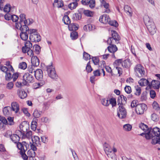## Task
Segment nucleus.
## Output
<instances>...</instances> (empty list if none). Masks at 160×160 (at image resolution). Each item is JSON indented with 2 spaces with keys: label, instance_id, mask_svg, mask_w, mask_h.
Returning a JSON list of instances; mask_svg holds the SVG:
<instances>
[{
  "label": "nucleus",
  "instance_id": "nucleus-10",
  "mask_svg": "<svg viewBox=\"0 0 160 160\" xmlns=\"http://www.w3.org/2000/svg\"><path fill=\"white\" fill-rule=\"evenodd\" d=\"M138 126L144 132H146L145 136L147 134H148L150 136H151L153 134L152 131L154 129V128H149L148 125L142 123H139L138 124Z\"/></svg>",
  "mask_w": 160,
  "mask_h": 160
},
{
  "label": "nucleus",
  "instance_id": "nucleus-61",
  "mask_svg": "<svg viewBox=\"0 0 160 160\" xmlns=\"http://www.w3.org/2000/svg\"><path fill=\"white\" fill-rule=\"evenodd\" d=\"M124 90L128 94L132 92L131 87L128 86H126L124 88Z\"/></svg>",
  "mask_w": 160,
  "mask_h": 160
},
{
  "label": "nucleus",
  "instance_id": "nucleus-40",
  "mask_svg": "<svg viewBox=\"0 0 160 160\" xmlns=\"http://www.w3.org/2000/svg\"><path fill=\"white\" fill-rule=\"evenodd\" d=\"M27 155L30 157H34L36 155L35 151L32 150H29L27 152Z\"/></svg>",
  "mask_w": 160,
  "mask_h": 160
},
{
  "label": "nucleus",
  "instance_id": "nucleus-46",
  "mask_svg": "<svg viewBox=\"0 0 160 160\" xmlns=\"http://www.w3.org/2000/svg\"><path fill=\"white\" fill-rule=\"evenodd\" d=\"M71 37L72 40L76 39L78 37V34L76 31L73 32L71 33Z\"/></svg>",
  "mask_w": 160,
  "mask_h": 160
},
{
  "label": "nucleus",
  "instance_id": "nucleus-22",
  "mask_svg": "<svg viewBox=\"0 0 160 160\" xmlns=\"http://www.w3.org/2000/svg\"><path fill=\"white\" fill-rule=\"evenodd\" d=\"M20 138L19 136H18L17 134H12L10 136L11 139L14 143H17V145L18 143H20L19 142Z\"/></svg>",
  "mask_w": 160,
  "mask_h": 160
},
{
  "label": "nucleus",
  "instance_id": "nucleus-8",
  "mask_svg": "<svg viewBox=\"0 0 160 160\" xmlns=\"http://www.w3.org/2000/svg\"><path fill=\"white\" fill-rule=\"evenodd\" d=\"M46 67L49 76L52 79H57L58 76L56 73L55 67L52 65V63L50 65L47 66Z\"/></svg>",
  "mask_w": 160,
  "mask_h": 160
},
{
  "label": "nucleus",
  "instance_id": "nucleus-33",
  "mask_svg": "<svg viewBox=\"0 0 160 160\" xmlns=\"http://www.w3.org/2000/svg\"><path fill=\"white\" fill-rule=\"evenodd\" d=\"M101 5L102 6H103L106 9V10L104 12L106 13H109L110 12V11L109 8V4L108 3L106 2L105 1H104L103 2H101Z\"/></svg>",
  "mask_w": 160,
  "mask_h": 160
},
{
  "label": "nucleus",
  "instance_id": "nucleus-3",
  "mask_svg": "<svg viewBox=\"0 0 160 160\" xmlns=\"http://www.w3.org/2000/svg\"><path fill=\"white\" fill-rule=\"evenodd\" d=\"M29 147L28 144L25 141H23L22 143H19L17 144V147L20 150V153L24 160H28V156L26 154L25 152L28 150Z\"/></svg>",
  "mask_w": 160,
  "mask_h": 160
},
{
  "label": "nucleus",
  "instance_id": "nucleus-57",
  "mask_svg": "<svg viewBox=\"0 0 160 160\" xmlns=\"http://www.w3.org/2000/svg\"><path fill=\"white\" fill-rule=\"evenodd\" d=\"M108 22L110 25L116 27H118V23L115 20L111 21L109 20Z\"/></svg>",
  "mask_w": 160,
  "mask_h": 160
},
{
  "label": "nucleus",
  "instance_id": "nucleus-35",
  "mask_svg": "<svg viewBox=\"0 0 160 160\" xmlns=\"http://www.w3.org/2000/svg\"><path fill=\"white\" fill-rule=\"evenodd\" d=\"M22 50L23 52L24 53H26L27 52L28 55L30 57H31L33 55V52L31 49H29V50H25L24 48H22Z\"/></svg>",
  "mask_w": 160,
  "mask_h": 160
},
{
  "label": "nucleus",
  "instance_id": "nucleus-7",
  "mask_svg": "<svg viewBox=\"0 0 160 160\" xmlns=\"http://www.w3.org/2000/svg\"><path fill=\"white\" fill-rule=\"evenodd\" d=\"M112 37H110L107 40V42L108 44L118 43L120 40V37L116 32L114 31H111Z\"/></svg>",
  "mask_w": 160,
  "mask_h": 160
},
{
  "label": "nucleus",
  "instance_id": "nucleus-53",
  "mask_svg": "<svg viewBox=\"0 0 160 160\" xmlns=\"http://www.w3.org/2000/svg\"><path fill=\"white\" fill-rule=\"evenodd\" d=\"M89 7L91 8H94L95 5V0H90L89 1L88 4Z\"/></svg>",
  "mask_w": 160,
  "mask_h": 160
},
{
  "label": "nucleus",
  "instance_id": "nucleus-38",
  "mask_svg": "<svg viewBox=\"0 0 160 160\" xmlns=\"http://www.w3.org/2000/svg\"><path fill=\"white\" fill-rule=\"evenodd\" d=\"M68 28L70 31H76L78 29V28L74 23H71L68 25Z\"/></svg>",
  "mask_w": 160,
  "mask_h": 160
},
{
  "label": "nucleus",
  "instance_id": "nucleus-24",
  "mask_svg": "<svg viewBox=\"0 0 160 160\" xmlns=\"http://www.w3.org/2000/svg\"><path fill=\"white\" fill-rule=\"evenodd\" d=\"M138 83L141 86H148L149 87L150 86V82L148 80L146 79L142 78L139 81Z\"/></svg>",
  "mask_w": 160,
  "mask_h": 160
},
{
  "label": "nucleus",
  "instance_id": "nucleus-25",
  "mask_svg": "<svg viewBox=\"0 0 160 160\" xmlns=\"http://www.w3.org/2000/svg\"><path fill=\"white\" fill-rule=\"evenodd\" d=\"M33 143L35 144L37 146H39L41 145V142L39 138L36 136H35L32 138Z\"/></svg>",
  "mask_w": 160,
  "mask_h": 160
},
{
  "label": "nucleus",
  "instance_id": "nucleus-34",
  "mask_svg": "<svg viewBox=\"0 0 160 160\" xmlns=\"http://www.w3.org/2000/svg\"><path fill=\"white\" fill-rule=\"evenodd\" d=\"M94 27L92 24H89L85 25L83 27V29L85 31H91L94 29Z\"/></svg>",
  "mask_w": 160,
  "mask_h": 160
},
{
  "label": "nucleus",
  "instance_id": "nucleus-47",
  "mask_svg": "<svg viewBox=\"0 0 160 160\" xmlns=\"http://www.w3.org/2000/svg\"><path fill=\"white\" fill-rule=\"evenodd\" d=\"M152 107L156 111H158L160 109L159 105L156 101H154L152 103Z\"/></svg>",
  "mask_w": 160,
  "mask_h": 160
},
{
  "label": "nucleus",
  "instance_id": "nucleus-26",
  "mask_svg": "<svg viewBox=\"0 0 160 160\" xmlns=\"http://www.w3.org/2000/svg\"><path fill=\"white\" fill-rule=\"evenodd\" d=\"M17 94L21 99L25 98L27 96V94L25 91L19 89L17 90Z\"/></svg>",
  "mask_w": 160,
  "mask_h": 160
},
{
  "label": "nucleus",
  "instance_id": "nucleus-32",
  "mask_svg": "<svg viewBox=\"0 0 160 160\" xmlns=\"http://www.w3.org/2000/svg\"><path fill=\"white\" fill-rule=\"evenodd\" d=\"M32 43L29 41H27L25 42V47H23L22 48H24L25 49H31L32 47Z\"/></svg>",
  "mask_w": 160,
  "mask_h": 160
},
{
  "label": "nucleus",
  "instance_id": "nucleus-62",
  "mask_svg": "<svg viewBox=\"0 0 160 160\" xmlns=\"http://www.w3.org/2000/svg\"><path fill=\"white\" fill-rule=\"evenodd\" d=\"M0 121L4 124H7L8 121L6 118L4 117L0 116Z\"/></svg>",
  "mask_w": 160,
  "mask_h": 160
},
{
  "label": "nucleus",
  "instance_id": "nucleus-23",
  "mask_svg": "<svg viewBox=\"0 0 160 160\" xmlns=\"http://www.w3.org/2000/svg\"><path fill=\"white\" fill-rule=\"evenodd\" d=\"M31 61L32 65L34 67H37L39 65V60L36 56H34L32 57Z\"/></svg>",
  "mask_w": 160,
  "mask_h": 160
},
{
  "label": "nucleus",
  "instance_id": "nucleus-4",
  "mask_svg": "<svg viewBox=\"0 0 160 160\" xmlns=\"http://www.w3.org/2000/svg\"><path fill=\"white\" fill-rule=\"evenodd\" d=\"M0 69L2 71L6 73L5 80L7 81L11 80L13 78V76L10 72H13L14 71L12 67V66L9 65L8 68L5 66H2L1 67Z\"/></svg>",
  "mask_w": 160,
  "mask_h": 160
},
{
  "label": "nucleus",
  "instance_id": "nucleus-50",
  "mask_svg": "<svg viewBox=\"0 0 160 160\" xmlns=\"http://www.w3.org/2000/svg\"><path fill=\"white\" fill-rule=\"evenodd\" d=\"M109 101V100H108V99L104 98L102 99L101 101V103L103 105L107 107L110 104V103H109V102H108Z\"/></svg>",
  "mask_w": 160,
  "mask_h": 160
},
{
  "label": "nucleus",
  "instance_id": "nucleus-31",
  "mask_svg": "<svg viewBox=\"0 0 160 160\" xmlns=\"http://www.w3.org/2000/svg\"><path fill=\"white\" fill-rule=\"evenodd\" d=\"M131 65V63L129 59H127L123 61L122 63V66L125 68H129Z\"/></svg>",
  "mask_w": 160,
  "mask_h": 160
},
{
  "label": "nucleus",
  "instance_id": "nucleus-64",
  "mask_svg": "<svg viewBox=\"0 0 160 160\" xmlns=\"http://www.w3.org/2000/svg\"><path fill=\"white\" fill-rule=\"evenodd\" d=\"M11 19L13 22H16L18 19V16L12 15Z\"/></svg>",
  "mask_w": 160,
  "mask_h": 160
},
{
  "label": "nucleus",
  "instance_id": "nucleus-27",
  "mask_svg": "<svg viewBox=\"0 0 160 160\" xmlns=\"http://www.w3.org/2000/svg\"><path fill=\"white\" fill-rule=\"evenodd\" d=\"M124 9L125 12L130 17H131L132 15V11L131 8L127 5H125L124 7Z\"/></svg>",
  "mask_w": 160,
  "mask_h": 160
},
{
  "label": "nucleus",
  "instance_id": "nucleus-18",
  "mask_svg": "<svg viewBox=\"0 0 160 160\" xmlns=\"http://www.w3.org/2000/svg\"><path fill=\"white\" fill-rule=\"evenodd\" d=\"M21 131L26 132L29 129V125L28 123L26 121L22 122L19 126Z\"/></svg>",
  "mask_w": 160,
  "mask_h": 160
},
{
  "label": "nucleus",
  "instance_id": "nucleus-21",
  "mask_svg": "<svg viewBox=\"0 0 160 160\" xmlns=\"http://www.w3.org/2000/svg\"><path fill=\"white\" fill-rule=\"evenodd\" d=\"M109 19H110L108 15L103 14L100 17L99 20L101 22L106 24L108 22Z\"/></svg>",
  "mask_w": 160,
  "mask_h": 160
},
{
  "label": "nucleus",
  "instance_id": "nucleus-59",
  "mask_svg": "<svg viewBox=\"0 0 160 160\" xmlns=\"http://www.w3.org/2000/svg\"><path fill=\"white\" fill-rule=\"evenodd\" d=\"M83 58L85 60H87L91 58L90 55L88 53L84 52L83 53Z\"/></svg>",
  "mask_w": 160,
  "mask_h": 160
},
{
  "label": "nucleus",
  "instance_id": "nucleus-2",
  "mask_svg": "<svg viewBox=\"0 0 160 160\" xmlns=\"http://www.w3.org/2000/svg\"><path fill=\"white\" fill-rule=\"evenodd\" d=\"M143 20L150 34L153 35L156 32L157 28L152 20L148 15H145L143 17Z\"/></svg>",
  "mask_w": 160,
  "mask_h": 160
},
{
  "label": "nucleus",
  "instance_id": "nucleus-41",
  "mask_svg": "<svg viewBox=\"0 0 160 160\" xmlns=\"http://www.w3.org/2000/svg\"><path fill=\"white\" fill-rule=\"evenodd\" d=\"M41 113V111L35 110L33 113V116L35 118H38L40 116Z\"/></svg>",
  "mask_w": 160,
  "mask_h": 160
},
{
  "label": "nucleus",
  "instance_id": "nucleus-44",
  "mask_svg": "<svg viewBox=\"0 0 160 160\" xmlns=\"http://www.w3.org/2000/svg\"><path fill=\"white\" fill-rule=\"evenodd\" d=\"M109 103L112 105V107L115 106L117 104L116 99L113 98H111L109 100Z\"/></svg>",
  "mask_w": 160,
  "mask_h": 160
},
{
  "label": "nucleus",
  "instance_id": "nucleus-54",
  "mask_svg": "<svg viewBox=\"0 0 160 160\" xmlns=\"http://www.w3.org/2000/svg\"><path fill=\"white\" fill-rule=\"evenodd\" d=\"M83 12L84 14L88 17H92L93 15V12L89 10H84Z\"/></svg>",
  "mask_w": 160,
  "mask_h": 160
},
{
  "label": "nucleus",
  "instance_id": "nucleus-9",
  "mask_svg": "<svg viewBox=\"0 0 160 160\" xmlns=\"http://www.w3.org/2000/svg\"><path fill=\"white\" fill-rule=\"evenodd\" d=\"M20 19V22L19 23H16L15 27L17 29H19V27L23 25H28L30 24V22L28 23V20L26 19V15L24 14H21L19 16Z\"/></svg>",
  "mask_w": 160,
  "mask_h": 160
},
{
  "label": "nucleus",
  "instance_id": "nucleus-36",
  "mask_svg": "<svg viewBox=\"0 0 160 160\" xmlns=\"http://www.w3.org/2000/svg\"><path fill=\"white\" fill-rule=\"evenodd\" d=\"M62 21L65 24L69 25L70 23V20L67 15H65L64 16Z\"/></svg>",
  "mask_w": 160,
  "mask_h": 160
},
{
  "label": "nucleus",
  "instance_id": "nucleus-39",
  "mask_svg": "<svg viewBox=\"0 0 160 160\" xmlns=\"http://www.w3.org/2000/svg\"><path fill=\"white\" fill-rule=\"evenodd\" d=\"M82 18V15L81 13H75L73 15V18L76 20H80Z\"/></svg>",
  "mask_w": 160,
  "mask_h": 160
},
{
  "label": "nucleus",
  "instance_id": "nucleus-29",
  "mask_svg": "<svg viewBox=\"0 0 160 160\" xmlns=\"http://www.w3.org/2000/svg\"><path fill=\"white\" fill-rule=\"evenodd\" d=\"M79 0H73V2L70 3L68 5V7L71 10L75 9L78 5L77 2Z\"/></svg>",
  "mask_w": 160,
  "mask_h": 160
},
{
  "label": "nucleus",
  "instance_id": "nucleus-15",
  "mask_svg": "<svg viewBox=\"0 0 160 160\" xmlns=\"http://www.w3.org/2000/svg\"><path fill=\"white\" fill-rule=\"evenodd\" d=\"M104 151L108 157L112 158L114 156L115 154L114 153H112V148L108 144L105 143L104 145Z\"/></svg>",
  "mask_w": 160,
  "mask_h": 160
},
{
  "label": "nucleus",
  "instance_id": "nucleus-51",
  "mask_svg": "<svg viewBox=\"0 0 160 160\" xmlns=\"http://www.w3.org/2000/svg\"><path fill=\"white\" fill-rule=\"evenodd\" d=\"M27 67L26 63L25 62L20 63L19 65V68L22 69H25Z\"/></svg>",
  "mask_w": 160,
  "mask_h": 160
},
{
  "label": "nucleus",
  "instance_id": "nucleus-5",
  "mask_svg": "<svg viewBox=\"0 0 160 160\" xmlns=\"http://www.w3.org/2000/svg\"><path fill=\"white\" fill-rule=\"evenodd\" d=\"M21 31L20 36L21 39L24 41H26L28 38V34H30L29 28L26 25H23L19 27Z\"/></svg>",
  "mask_w": 160,
  "mask_h": 160
},
{
  "label": "nucleus",
  "instance_id": "nucleus-63",
  "mask_svg": "<svg viewBox=\"0 0 160 160\" xmlns=\"http://www.w3.org/2000/svg\"><path fill=\"white\" fill-rule=\"evenodd\" d=\"M33 48H34L36 52L38 53L40 51V47L38 45H36L33 46Z\"/></svg>",
  "mask_w": 160,
  "mask_h": 160
},
{
  "label": "nucleus",
  "instance_id": "nucleus-6",
  "mask_svg": "<svg viewBox=\"0 0 160 160\" xmlns=\"http://www.w3.org/2000/svg\"><path fill=\"white\" fill-rule=\"evenodd\" d=\"M29 39L32 42H37L41 40V37L35 29H30Z\"/></svg>",
  "mask_w": 160,
  "mask_h": 160
},
{
  "label": "nucleus",
  "instance_id": "nucleus-45",
  "mask_svg": "<svg viewBox=\"0 0 160 160\" xmlns=\"http://www.w3.org/2000/svg\"><path fill=\"white\" fill-rule=\"evenodd\" d=\"M135 90L136 92H135V94L137 95H139L141 93V88L138 85H137L135 87Z\"/></svg>",
  "mask_w": 160,
  "mask_h": 160
},
{
  "label": "nucleus",
  "instance_id": "nucleus-48",
  "mask_svg": "<svg viewBox=\"0 0 160 160\" xmlns=\"http://www.w3.org/2000/svg\"><path fill=\"white\" fill-rule=\"evenodd\" d=\"M86 69L87 70V72L88 73L91 72L93 70L90 64V62H89L87 64Z\"/></svg>",
  "mask_w": 160,
  "mask_h": 160
},
{
  "label": "nucleus",
  "instance_id": "nucleus-28",
  "mask_svg": "<svg viewBox=\"0 0 160 160\" xmlns=\"http://www.w3.org/2000/svg\"><path fill=\"white\" fill-rule=\"evenodd\" d=\"M10 107H5L3 109V112L5 116H8L11 114Z\"/></svg>",
  "mask_w": 160,
  "mask_h": 160
},
{
  "label": "nucleus",
  "instance_id": "nucleus-20",
  "mask_svg": "<svg viewBox=\"0 0 160 160\" xmlns=\"http://www.w3.org/2000/svg\"><path fill=\"white\" fill-rule=\"evenodd\" d=\"M11 109L14 111L15 113H17L19 111V105L16 102H13L11 103Z\"/></svg>",
  "mask_w": 160,
  "mask_h": 160
},
{
  "label": "nucleus",
  "instance_id": "nucleus-49",
  "mask_svg": "<svg viewBox=\"0 0 160 160\" xmlns=\"http://www.w3.org/2000/svg\"><path fill=\"white\" fill-rule=\"evenodd\" d=\"M92 60L93 63L95 65H98L99 62V58L97 57H92Z\"/></svg>",
  "mask_w": 160,
  "mask_h": 160
},
{
  "label": "nucleus",
  "instance_id": "nucleus-42",
  "mask_svg": "<svg viewBox=\"0 0 160 160\" xmlns=\"http://www.w3.org/2000/svg\"><path fill=\"white\" fill-rule=\"evenodd\" d=\"M54 3L55 4L57 3V7L58 8H61L63 5V2L61 0H55Z\"/></svg>",
  "mask_w": 160,
  "mask_h": 160
},
{
  "label": "nucleus",
  "instance_id": "nucleus-14",
  "mask_svg": "<svg viewBox=\"0 0 160 160\" xmlns=\"http://www.w3.org/2000/svg\"><path fill=\"white\" fill-rule=\"evenodd\" d=\"M126 110L122 105L119 106L118 112V116L120 118L123 119L126 117Z\"/></svg>",
  "mask_w": 160,
  "mask_h": 160
},
{
  "label": "nucleus",
  "instance_id": "nucleus-19",
  "mask_svg": "<svg viewBox=\"0 0 160 160\" xmlns=\"http://www.w3.org/2000/svg\"><path fill=\"white\" fill-rule=\"evenodd\" d=\"M160 81L153 80L150 83V88H153L154 89H158L160 87Z\"/></svg>",
  "mask_w": 160,
  "mask_h": 160
},
{
  "label": "nucleus",
  "instance_id": "nucleus-52",
  "mask_svg": "<svg viewBox=\"0 0 160 160\" xmlns=\"http://www.w3.org/2000/svg\"><path fill=\"white\" fill-rule=\"evenodd\" d=\"M8 123L7 124L12 125L14 124L13 121V118L11 117H8L7 118Z\"/></svg>",
  "mask_w": 160,
  "mask_h": 160
},
{
  "label": "nucleus",
  "instance_id": "nucleus-43",
  "mask_svg": "<svg viewBox=\"0 0 160 160\" xmlns=\"http://www.w3.org/2000/svg\"><path fill=\"white\" fill-rule=\"evenodd\" d=\"M123 128L124 130L127 131H129L131 130L132 128V126L131 125L129 124H127L123 125Z\"/></svg>",
  "mask_w": 160,
  "mask_h": 160
},
{
  "label": "nucleus",
  "instance_id": "nucleus-17",
  "mask_svg": "<svg viewBox=\"0 0 160 160\" xmlns=\"http://www.w3.org/2000/svg\"><path fill=\"white\" fill-rule=\"evenodd\" d=\"M34 75L36 79L38 80H41L43 78V74L42 70L41 69H37L36 71L34 70Z\"/></svg>",
  "mask_w": 160,
  "mask_h": 160
},
{
  "label": "nucleus",
  "instance_id": "nucleus-11",
  "mask_svg": "<svg viewBox=\"0 0 160 160\" xmlns=\"http://www.w3.org/2000/svg\"><path fill=\"white\" fill-rule=\"evenodd\" d=\"M134 71L137 75L140 77H143L145 75V71L144 68L141 64H138L134 67Z\"/></svg>",
  "mask_w": 160,
  "mask_h": 160
},
{
  "label": "nucleus",
  "instance_id": "nucleus-13",
  "mask_svg": "<svg viewBox=\"0 0 160 160\" xmlns=\"http://www.w3.org/2000/svg\"><path fill=\"white\" fill-rule=\"evenodd\" d=\"M147 108V106L145 104H138L135 109L136 112L138 114H142L146 110Z\"/></svg>",
  "mask_w": 160,
  "mask_h": 160
},
{
  "label": "nucleus",
  "instance_id": "nucleus-55",
  "mask_svg": "<svg viewBox=\"0 0 160 160\" xmlns=\"http://www.w3.org/2000/svg\"><path fill=\"white\" fill-rule=\"evenodd\" d=\"M16 133L19 137H22V138H25V133L24 132L22 131L18 130L16 131Z\"/></svg>",
  "mask_w": 160,
  "mask_h": 160
},
{
  "label": "nucleus",
  "instance_id": "nucleus-1",
  "mask_svg": "<svg viewBox=\"0 0 160 160\" xmlns=\"http://www.w3.org/2000/svg\"><path fill=\"white\" fill-rule=\"evenodd\" d=\"M153 134L150 136L148 134L146 136V138L147 139H151V142L153 144L158 143L160 144V129L157 127L154 128V129L152 131Z\"/></svg>",
  "mask_w": 160,
  "mask_h": 160
},
{
  "label": "nucleus",
  "instance_id": "nucleus-58",
  "mask_svg": "<svg viewBox=\"0 0 160 160\" xmlns=\"http://www.w3.org/2000/svg\"><path fill=\"white\" fill-rule=\"evenodd\" d=\"M14 86L13 83L12 82H11L8 83L6 85V88L7 89L9 90L12 89L13 88Z\"/></svg>",
  "mask_w": 160,
  "mask_h": 160
},
{
  "label": "nucleus",
  "instance_id": "nucleus-37",
  "mask_svg": "<svg viewBox=\"0 0 160 160\" xmlns=\"http://www.w3.org/2000/svg\"><path fill=\"white\" fill-rule=\"evenodd\" d=\"M151 119L154 122H157L158 121L159 118L158 115L155 113H153L151 114Z\"/></svg>",
  "mask_w": 160,
  "mask_h": 160
},
{
  "label": "nucleus",
  "instance_id": "nucleus-60",
  "mask_svg": "<svg viewBox=\"0 0 160 160\" xmlns=\"http://www.w3.org/2000/svg\"><path fill=\"white\" fill-rule=\"evenodd\" d=\"M32 132L31 131H29L27 132L26 134L25 133V138H27L30 139L32 138Z\"/></svg>",
  "mask_w": 160,
  "mask_h": 160
},
{
  "label": "nucleus",
  "instance_id": "nucleus-12",
  "mask_svg": "<svg viewBox=\"0 0 160 160\" xmlns=\"http://www.w3.org/2000/svg\"><path fill=\"white\" fill-rule=\"evenodd\" d=\"M23 84L24 85H27L28 83H32L34 82V78L31 74L28 73L25 74L23 77Z\"/></svg>",
  "mask_w": 160,
  "mask_h": 160
},
{
  "label": "nucleus",
  "instance_id": "nucleus-16",
  "mask_svg": "<svg viewBox=\"0 0 160 160\" xmlns=\"http://www.w3.org/2000/svg\"><path fill=\"white\" fill-rule=\"evenodd\" d=\"M108 44L109 45L108 47V50L110 52L112 53V57L115 58L114 53L117 51L118 48L116 45H114V44L110 43Z\"/></svg>",
  "mask_w": 160,
  "mask_h": 160
},
{
  "label": "nucleus",
  "instance_id": "nucleus-56",
  "mask_svg": "<svg viewBox=\"0 0 160 160\" xmlns=\"http://www.w3.org/2000/svg\"><path fill=\"white\" fill-rule=\"evenodd\" d=\"M10 5L9 4H7L5 6L3 10L6 12H10Z\"/></svg>",
  "mask_w": 160,
  "mask_h": 160
},
{
  "label": "nucleus",
  "instance_id": "nucleus-30",
  "mask_svg": "<svg viewBox=\"0 0 160 160\" xmlns=\"http://www.w3.org/2000/svg\"><path fill=\"white\" fill-rule=\"evenodd\" d=\"M102 65L101 66V68H104V67H105V69H106V71L110 73L112 75V76L113 75V73H112V69H111V67H109L108 66H105V61H102Z\"/></svg>",
  "mask_w": 160,
  "mask_h": 160
}]
</instances>
